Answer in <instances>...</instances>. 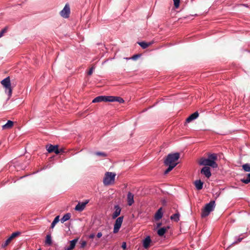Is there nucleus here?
Masks as SVG:
<instances>
[{"label": "nucleus", "mask_w": 250, "mask_h": 250, "mask_svg": "<svg viewBox=\"0 0 250 250\" xmlns=\"http://www.w3.org/2000/svg\"><path fill=\"white\" fill-rule=\"evenodd\" d=\"M180 158V154L178 152L169 154L164 161L166 166H168V168L165 171L164 174H167L175 167L178 163L177 161Z\"/></svg>", "instance_id": "obj_1"}, {"label": "nucleus", "mask_w": 250, "mask_h": 250, "mask_svg": "<svg viewBox=\"0 0 250 250\" xmlns=\"http://www.w3.org/2000/svg\"><path fill=\"white\" fill-rule=\"evenodd\" d=\"M217 159V155L215 153L209 154L208 158H201L199 161V164L200 166L205 167L210 166L213 168H217L218 165L216 163Z\"/></svg>", "instance_id": "obj_2"}, {"label": "nucleus", "mask_w": 250, "mask_h": 250, "mask_svg": "<svg viewBox=\"0 0 250 250\" xmlns=\"http://www.w3.org/2000/svg\"><path fill=\"white\" fill-rule=\"evenodd\" d=\"M215 207V201H211L207 204L202 210L201 217L204 218L208 216L214 209Z\"/></svg>", "instance_id": "obj_3"}, {"label": "nucleus", "mask_w": 250, "mask_h": 250, "mask_svg": "<svg viewBox=\"0 0 250 250\" xmlns=\"http://www.w3.org/2000/svg\"><path fill=\"white\" fill-rule=\"evenodd\" d=\"M116 174L112 172H106L103 179L104 186H109L114 183Z\"/></svg>", "instance_id": "obj_4"}, {"label": "nucleus", "mask_w": 250, "mask_h": 250, "mask_svg": "<svg viewBox=\"0 0 250 250\" xmlns=\"http://www.w3.org/2000/svg\"><path fill=\"white\" fill-rule=\"evenodd\" d=\"M1 84L5 88V91H8V96L10 97L12 95V90L11 86V82L9 77H7L2 80L1 82Z\"/></svg>", "instance_id": "obj_5"}, {"label": "nucleus", "mask_w": 250, "mask_h": 250, "mask_svg": "<svg viewBox=\"0 0 250 250\" xmlns=\"http://www.w3.org/2000/svg\"><path fill=\"white\" fill-rule=\"evenodd\" d=\"M58 145H52L51 144L47 145L46 146V148L49 153L54 152L56 154H59L62 152H63L62 149H59Z\"/></svg>", "instance_id": "obj_6"}, {"label": "nucleus", "mask_w": 250, "mask_h": 250, "mask_svg": "<svg viewBox=\"0 0 250 250\" xmlns=\"http://www.w3.org/2000/svg\"><path fill=\"white\" fill-rule=\"evenodd\" d=\"M124 216H121L117 218L114 225L113 233H117L119 232L123 222Z\"/></svg>", "instance_id": "obj_7"}, {"label": "nucleus", "mask_w": 250, "mask_h": 250, "mask_svg": "<svg viewBox=\"0 0 250 250\" xmlns=\"http://www.w3.org/2000/svg\"><path fill=\"white\" fill-rule=\"evenodd\" d=\"M60 15L64 18H68L70 14V8L68 3H66L63 9L61 11Z\"/></svg>", "instance_id": "obj_8"}, {"label": "nucleus", "mask_w": 250, "mask_h": 250, "mask_svg": "<svg viewBox=\"0 0 250 250\" xmlns=\"http://www.w3.org/2000/svg\"><path fill=\"white\" fill-rule=\"evenodd\" d=\"M88 202L89 200H87L83 202H79L78 204L76 206L75 209L78 211H83L86 205L88 204Z\"/></svg>", "instance_id": "obj_9"}, {"label": "nucleus", "mask_w": 250, "mask_h": 250, "mask_svg": "<svg viewBox=\"0 0 250 250\" xmlns=\"http://www.w3.org/2000/svg\"><path fill=\"white\" fill-rule=\"evenodd\" d=\"M109 100V96H99L98 97H96L95 98H94L93 101L92 103H99L101 102H108Z\"/></svg>", "instance_id": "obj_10"}, {"label": "nucleus", "mask_w": 250, "mask_h": 250, "mask_svg": "<svg viewBox=\"0 0 250 250\" xmlns=\"http://www.w3.org/2000/svg\"><path fill=\"white\" fill-rule=\"evenodd\" d=\"M201 173L208 178H209L211 175L210 169L208 167H203L201 170Z\"/></svg>", "instance_id": "obj_11"}, {"label": "nucleus", "mask_w": 250, "mask_h": 250, "mask_svg": "<svg viewBox=\"0 0 250 250\" xmlns=\"http://www.w3.org/2000/svg\"><path fill=\"white\" fill-rule=\"evenodd\" d=\"M108 102H117L119 103H124L125 101H124V99L120 97L109 96Z\"/></svg>", "instance_id": "obj_12"}, {"label": "nucleus", "mask_w": 250, "mask_h": 250, "mask_svg": "<svg viewBox=\"0 0 250 250\" xmlns=\"http://www.w3.org/2000/svg\"><path fill=\"white\" fill-rule=\"evenodd\" d=\"M114 209L115 210L112 215L113 219H115L119 216L121 211V208L119 205H115L114 206Z\"/></svg>", "instance_id": "obj_13"}, {"label": "nucleus", "mask_w": 250, "mask_h": 250, "mask_svg": "<svg viewBox=\"0 0 250 250\" xmlns=\"http://www.w3.org/2000/svg\"><path fill=\"white\" fill-rule=\"evenodd\" d=\"M151 240L149 236H147L143 241V246L146 249L149 247Z\"/></svg>", "instance_id": "obj_14"}, {"label": "nucleus", "mask_w": 250, "mask_h": 250, "mask_svg": "<svg viewBox=\"0 0 250 250\" xmlns=\"http://www.w3.org/2000/svg\"><path fill=\"white\" fill-rule=\"evenodd\" d=\"M78 241V238H75L70 241V245L69 247L65 248L64 250H73L75 247L76 244Z\"/></svg>", "instance_id": "obj_15"}, {"label": "nucleus", "mask_w": 250, "mask_h": 250, "mask_svg": "<svg viewBox=\"0 0 250 250\" xmlns=\"http://www.w3.org/2000/svg\"><path fill=\"white\" fill-rule=\"evenodd\" d=\"M127 204L129 206H131L134 202V195L130 192H129L127 195Z\"/></svg>", "instance_id": "obj_16"}, {"label": "nucleus", "mask_w": 250, "mask_h": 250, "mask_svg": "<svg viewBox=\"0 0 250 250\" xmlns=\"http://www.w3.org/2000/svg\"><path fill=\"white\" fill-rule=\"evenodd\" d=\"M163 215V212L162 211V208H160L155 214L154 218L156 221H158L162 218Z\"/></svg>", "instance_id": "obj_17"}, {"label": "nucleus", "mask_w": 250, "mask_h": 250, "mask_svg": "<svg viewBox=\"0 0 250 250\" xmlns=\"http://www.w3.org/2000/svg\"><path fill=\"white\" fill-rule=\"evenodd\" d=\"M199 116V113L197 111L195 112L194 113L191 114L187 119L186 122L188 123H189L192 120L196 119Z\"/></svg>", "instance_id": "obj_18"}, {"label": "nucleus", "mask_w": 250, "mask_h": 250, "mask_svg": "<svg viewBox=\"0 0 250 250\" xmlns=\"http://www.w3.org/2000/svg\"><path fill=\"white\" fill-rule=\"evenodd\" d=\"M13 122L10 120L7 121L6 124L2 126V129H10L13 126Z\"/></svg>", "instance_id": "obj_19"}, {"label": "nucleus", "mask_w": 250, "mask_h": 250, "mask_svg": "<svg viewBox=\"0 0 250 250\" xmlns=\"http://www.w3.org/2000/svg\"><path fill=\"white\" fill-rule=\"evenodd\" d=\"M195 186L197 190H201L203 188V183L200 180H196L194 182Z\"/></svg>", "instance_id": "obj_20"}, {"label": "nucleus", "mask_w": 250, "mask_h": 250, "mask_svg": "<svg viewBox=\"0 0 250 250\" xmlns=\"http://www.w3.org/2000/svg\"><path fill=\"white\" fill-rule=\"evenodd\" d=\"M168 229V227H167V228H161L158 230L157 233L160 236H162L165 234V233L166 232V231Z\"/></svg>", "instance_id": "obj_21"}, {"label": "nucleus", "mask_w": 250, "mask_h": 250, "mask_svg": "<svg viewBox=\"0 0 250 250\" xmlns=\"http://www.w3.org/2000/svg\"><path fill=\"white\" fill-rule=\"evenodd\" d=\"M45 243L46 245H48V246H51L52 245V241L50 234H48L46 235Z\"/></svg>", "instance_id": "obj_22"}, {"label": "nucleus", "mask_w": 250, "mask_h": 250, "mask_svg": "<svg viewBox=\"0 0 250 250\" xmlns=\"http://www.w3.org/2000/svg\"><path fill=\"white\" fill-rule=\"evenodd\" d=\"M71 217V214L70 213H66L65 215H63V216L62 218L61 221L62 223H64V222L70 219Z\"/></svg>", "instance_id": "obj_23"}, {"label": "nucleus", "mask_w": 250, "mask_h": 250, "mask_svg": "<svg viewBox=\"0 0 250 250\" xmlns=\"http://www.w3.org/2000/svg\"><path fill=\"white\" fill-rule=\"evenodd\" d=\"M138 44L143 49H146L151 44V42H139Z\"/></svg>", "instance_id": "obj_24"}, {"label": "nucleus", "mask_w": 250, "mask_h": 250, "mask_svg": "<svg viewBox=\"0 0 250 250\" xmlns=\"http://www.w3.org/2000/svg\"><path fill=\"white\" fill-rule=\"evenodd\" d=\"M180 214L177 212L170 216V219L175 222H178L179 220Z\"/></svg>", "instance_id": "obj_25"}, {"label": "nucleus", "mask_w": 250, "mask_h": 250, "mask_svg": "<svg viewBox=\"0 0 250 250\" xmlns=\"http://www.w3.org/2000/svg\"><path fill=\"white\" fill-rule=\"evenodd\" d=\"M241 181L244 184H248L250 183V173L247 174V177L241 180Z\"/></svg>", "instance_id": "obj_26"}, {"label": "nucleus", "mask_w": 250, "mask_h": 250, "mask_svg": "<svg viewBox=\"0 0 250 250\" xmlns=\"http://www.w3.org/2000/svg\"><path fill=\"white\" fill-rule=\"evenodd\" d=\"M242 168L246 172H250V164L247 163L242 166Z\"/></svg>", "instance_id": "obj_27"}, {"label": "nucleus", "mask_w": 250, "mask_h": 250, "mask_svg": "<svg viewBox=\"0 0 250 250\" xmlns=\"http://www.w3.org/2000/svg\"><path fill=\"white\" fill-rule=\"evenodd\" d=\"M59 221V216H56L54 220L53 221L52 223H51V228L53 229L55 225Z\"/></svg>", "instance_id": "obj_28"}, {"label": "nucleus", "mask_w": 250, "mask_h": 250, "mask_svg": "<svg viewBox=\"0 0 250 250\" xmlns=\"http://www.w3.org/2000/svg\"><path fill=\"white\" fill-rule=\"evenodd\" d=\"M11 240V238L9 237L2 244L1 247L2 248L6 247L10 243Z\"/></svg>", "instance_id": "obj_29"}, {"label": "nucleus", "mask_w": 250, "mask_h": 250, "mask_svg": "<svg viewBox=\"0 0 250 250\" xmlns=\"http://www.w3.org/2000/svg\"><path fill=\"white\" fill-rule=\"evenodd\" d=\"M141 54H135V55H134L131 58H125V59H126V60H136L138 58H139L140 56H141Z\"/></svg>", "instance_id": "obj_30"}, {"label": "nucleus", "mask_w": 250, "mask_h": 250, "mask_svg": "<svg viewBox=\"0 0 250 250\" xmlns=\"http://www.w3.org/2000/svg\"><path fill=\"white\" fill-rule=\"evenodd\" d=\"M95 154L99 156L106 157L107 156L106 153L103 152H96Z\"/></svg>", "instance_id": "obj_31"}, {"label": "nucleus", "mask_w": 250, "mask_h": 250, "mask_svg": "<svg viewBox=\"0 0 250 250\" xmlns=\"http://www.w3.org/2000/svg\"><path fill=\"white\" fill-rule=\"evenodd\" d=\"M20 234V232H18V231L15 232L11 234V235L10 236V237L11 238V239H12L13 238H14V237L17 236L18 235H19Z\"/></svg>", "instance_id": "obj_32"}, {"label": "nucleus", "mask_w": 250, "mask_h": 250, "mask_svg": "<svg viewBox=\"0 0 250 250\" xmlns=\"http://www.w3.org/2000/svg\"><path fill=\"white\" fill-rule=\"evenodd\" d=\"M174 5L176 8H178L179 6L180 0H173Z\"/></svg>", "instance_id": "obj_33"}, {"label": "nucleus", "mask_w": 250, "mask_h": 250, "mask_svg": "<svg viewBox=\"0 0 250 250\" xmlns=\"http://www.w3.org/2000/svg\"><path fill=\"white\" fill-rule=\"evenodd\" d=\"M6 30L7 28L5 27L0 32V38L3 36V34L6 32Z\"/></svg>", "instance_id": "obj_34"}, {"label": "nucleus", "mask_w": 250, "mask_h": 250, "mask_svg": "<svg viewBox=\"0 0 250 250\" xmlns=\"http://www.w3.org/2000/svg\"><path fill=\"white\" fill-rule=\"evenodd\" d=\"M242 239H243L242 238H238L237 239V240H236L235 241H234V242L233 243V244H236V243H239V242H240L242 241Z\"/></svg>", "instance_id": "obj_35"}, {"label": "nucleus", "mask_w": 250, "mask_h": 250, "mask_svg": "<svg viewBox=\"0 0 250 250\" xmlns=\"http://www.w3.org/2000/svg\"><path fill=\"white\" fill-rule=\"evenodd\" d=\"M93 67H91V68L89 69V71H88V75H91V74H92V73H93Z\"/></svg>", "instance_id": "obj_36"}, {"label": "nucleus", "mask_w": 250, "mask_h": 250, "mask_svg": "<svg viewBox=\"0 0 250 250\" xmlns=\"http://www.w3.org/2000/svg\"><path fill=\"white\" fill-rule=\"evenodd\" d=\"M122 248L124 249H126V244L125 242H124L123 243H122Z\"/></svg>", "instance_id": "obj_37"}, {"label": "nucleus", "mask_w": 250, "mask_h": 250, "mask_svg": "<svg viewBox=\"0 0 250 250\" xmlns=\"http://www.w3.org/2000/svg\"><path fill=\"white\" fill-rule=\"evenodd\" d=\"M86 243L85 241H83L81 244V247L83 248L85 246Z\"/></svg>", "instance_id": "obj_38"}, {"label": "nucleus", "mask_w": 250, "mask_h": 250, "mask_svg": "<svg viewBox=\"0 0 250 250\" xmlns=\"http://www.w3.org/2000/svg\"><path fill=\"white\" fill-rule=\"evenodd\" d=\"M95 237V234L94 233H91L89 235V238L90 239H93Z\"/></svg>", "instance_id": "obj_39"}, {"label": "nucleus", "mask_w": 250, "mask_h": 250, "mask_svg": "<svg viewBox=\"0 0 250 250\" xmlns=\"http://www.w3.org/2000/svg\"><path fill=\"white\" fill-rule=\"evenodd\" d=\"M102 232H98V233H97V237L98 238H100V237H102Z\"/></svg>", "instance_id": "obj_40"}, {"label": "nucleus", "mask_w": 250, "mask_h": 250, "mask_svg": "<svg viewBox=\"0 0 250 250\" xmlns=\"http://www.w3.org/2000/svg\"><path fill=\"white\" fill-rule=\"evenodd\" d=\"M161 225H162V223H158V224H157V228L160 227L161 226Z\"/></svg>", "instance_id": "obj_41"}, {"label": "nucleus", "mask_w": 250, "mask_h": 250, "mask_svg": "<svg viewBox=\"0 0 250 250\" xmlns=\"http://www.w3.org/2000/svg\"><path fill=\"white\" fill-rule=\"evenodd\" d=\"M41 250V249H39V250Z\"/></svg>", "instance_id": "obj_42"}]
</instances>
